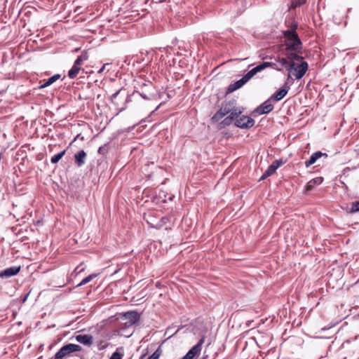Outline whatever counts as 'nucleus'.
<instances>
[{
  "mask_svg": "<svg viewBox=\"0 0 359 359\" xmlns=\"http://www.w3.org/2000/svg\"><path fill=\"white\" fill-rule=\"evenodd\" d=\"M254 124V119L247 116H242L235 121V125L241 128H249L252 127Z\"/></svg>",
  "mask_w": 359,
  "mask_h": 359,
  "instance_id": "nucleus-4",
  "label": "nucleus"
},
{
  "mask_svg": "<svg viewBox=\"0 0 359 359\" xmlns=\"http://www.w3.org/2000/svg\"><path fill=\"white\" fill-rule=\"evenodd\" d=\"M321 157H325V158L327 157V154L323 153L321 151H316L313 153L309 159L305 162V165L306 168H309L311 165L314 164L317 160Z\"/></svg>",
  "mask_w": 359,
  "mask_h": 359,
  "instance_id": "nucleus-10",
  "label": "nucleus"
},
{
  "mask_svg": "<svg viewBox=\"0 0 359 359\" xmlns=\"http://www.w3.org/2000/svg\"><path fill=\"white\" fill-rule=\"evenodd\" d=\"M232 121H233L229 116H228L227 117H226L224 120V123L226 125H229L230 124Z\"/></svg>",
  "mask_w": 359,
  "mask_h": 359,
  "instance_id": "nucleus-28",
  "label": "nucleus"
},
{
  "mask_svg": "<svg viewBox=\"0 0 359 359\" xmlns=\"http://www.w3.org/2000/svg\"><path fill=\"white\" fill-rule=\"evenodd\" d=\"M282 161H275L272 163L271 165H270L265 172L262 175V176L260 178V180H265L268 177L274 174L276 171V170L281 165Z\"/></svg>",
  "mask_w": 359,
  "mask_h": 359,
  "instance_id": "nucleus-7",
  "label": "nucleus"
},
{
  "mask_svg": "<svg viewBox=\"0 0 359 359\" xmlns=\"http://www.w3.org/2000/svg\"><path fill=\"white\" fill-rule=\"evenodd\" d=\"M107 65H108V64H104V65L102 67V68L98 71V73H99V74H100V73L103 72V71L104 70L105 67H106Z\"/></svg>",
  "mask_w": 359,
  "mask_h": 359,
  "instance_id": "nucleus-31",
  "label": "nucleus"
},
{
  "mask_svg": "<svg viewBox=\"0 0 359 359\" xmlns=\"http://www.w3.org/2000/svg\"><path fill=\"white\" fill-rule=\"evenodd\" d=\"M76 340L86 346H90L93 344V338L89 334H77L75 336Z\"/></svg>",
  "mask_w": 359,
  "mask_h": 359,
  "instance_id": "nucleus-12",
  "label": "nucleus"
},
{
  "mask_svg": "<svg viewBox=\"0 0 359 359\" xmlns=\"http://www.w3.org/2000/svg\"><path fill=\"white\" fill-rule=\"evenodd\" d=\"M294 65H295V62H290L289 63V65L285 67L287 68V72H288L287 81H289V79L291 77V74H292V71H294Z\"/></svg>",
  "mask_w": 359,
  "mask_h": 359,
  "instance_id": "nucleus-23",
  "label": "nucleus"
},
{
  "mask_svg": "<svg viewBox=\"0 0 359 359\" xmlns=\"http://www.w3.org/2000/svg\"><path fill=\"white\" fill-rule=\"evenodd\" d=\"M144 86H148L149 88H152V84L150 83H149L148 85L147 84H144Z\"/></svg>",
  "mask_w": 359,
  "mask_h": 359,
  "instance_id": "nucleus-33",
  "label": "nucleus"
},
{
  "mask_svg": "<svg viewBox=\"0 0 359 359\" xmlns=\"http://www.w3.org/2000/svg\"><path fill=\"white\" fill-rule=\"evenodd\" d=\"M347 213L353 214L359 212V201H355L352 203L351 207L349 208L348 206L344 208Z\"/></svg>",
  "mask_w": 359,
  "mask_h": 359,
  "instance_id": "nucleus-19",
  "label": "nucleus"
},
{
  "mask_svg": "<svg viewBox=\"0 0 359 359\" xmlns=\"http://www.w3.org/2000/svg\"><path fill=\"white\" fill-rule=\"evenodd\" d=\"M60 78V74H55L53 76L50 77L47 80L44 81V83L40 86V88H46L50 85H52L54 82L58 80Z\"/></svg>",
  "mask_w": 359,
  "mask_h": 359,
  "instance_id": "nucleus-18",
  "label": "nucleus"
},
{
  "mask_svg": "<svg viewBox=\"0 0 359 359\" xmlns=\"http://www.w3.org/2000/svg\"><path fill=\"white\" fill-rule=\"evenodd\" d=\"M269 67H275L274 68L278 71H281L282 68L276 67V65L273 62H264L252 69L246 74H245L240 80L231 83L227 88V93H232L244 86L248 81H250L257 73L264 70Z\"/></svg>",
  "mask_w": 359,
  "mask_h": 359,
  "instance_id": "nucleus-1",
  "label": "nucleus"
},
{
  "mask_svg": "<svg viewBox=\"0 0 359 359\" xmlns=\"http://www.w3.org/2000/svg\"><path fill=\"white\" fill-rule=\"evenodd\" d=\"M120 93V90L116 92L115 93H114L112 95H111V101L114 103V104H116V102H115V100L116 98L117 97L118 95Z\"/></svg>",
  "mask_w": 359,
  "mask_h": 359,
  "instance_id": "nucleus-29",
  "label": "nucleus"
},
{
  "mask_svg": "<svg viewBox=\"0 0 359 359\" xmlns=\"http://www.w3.org/2000/svg\"><path fill=\"white\" fill-rule=\"evenodd\" d=\"M20 270V266H13L9 268L6 269L3 271H1V278H10L13 276H15L19 273Z\"/></svg>",
  "mask_w": 359,
  "mask_h": 359,
  "instance_id": "nucleus-11",
  "label": "nucleus"
},
{
  "mask_svg": "<svg viewBox=\"0 0 359 359\" xmlns=\"http://www.w3.org/2000/svg\"><path fill=\"white\" fill-rule=\"evenodd\" d=\"M78 57H81L82 58V62L84 60H86L88 59V56H87L86 53L82 54L81 55L79 56Z\"/></svg>",
  "mask_w": 359,
  "mask_h": 359,
  "instance_id": "nucleus-30",
  "label": "nucleus"
},
{
  "mask_svg": "<svg viewBox=\"0 0 359 359\" xmlns=\"http://www.w3.org/2000/svg\"><path fill=\"white\" fill-rule=\"evenodd\" d=\"M230 114L229 115L233 120H236L239 118V116L242 113L241 110L235 109L233 110H230Z\"/></svg>",
  "mask_w": 359,
  "mask_h": 359,
  "instance_id": "nucleus-21",
  "label": "nucleus"
},
{
  "mask_svg": "<svg viewBox=\"0 0 359 359\" xmlns=\"http://www.w3.org/2000/svg\"><path fill=\"white\" fill-rule=\"evenodd\" d=\"M277 61L281 64L282 66L286 67L290 62L287 57H278Z\"/></svg>",
  "mask_w": 359,
  "mask_h": 359,
  "instance_id": "nucleus-25",
  "label": "nucleus"
},
{
  "mask_svg": "<svg viewBox=\"0 0 359 359\" xmlns=\"http://www.w3.org/2000/svg\"><path fill=\"white\" fill-rule=\"evenodd\" d=\"M139 94L145 100H151L153 97V94L151 93L144 92L142 90L141 92H139Z\"/></svg>",
  "mask_w": 359,
  "mask_h": 359,
  "instance_id": "nucleus-24",
  "label": "nucleus"
},
{
  "mask_svg": "<svg viewBox=\"0 0 359 359\" xmlns=\"http://www.w3.org/2000/svg\"><path fill=\"white\" fill-rule=\"evenodd\" d=\"M273 109V105L271 100H268L262 103L259 107L257 108L256 111L259 114H268Z\"/></svg>",
  "mask_w": 359,
  "mask_h": 359,
  "instance_id": "nucleus-9",
  "label": "nucleus"
},
{
  "mask_svg": "<svg viewBox=\"0 0 359 359\" xmlns=\"http://www.w3.org/2000/svg\"><path fill=\"white\" fill-rule=\"evenodd\" d=\"M102 149H103V148H102V147H100V148H99V150H98V152H99V153H102V152H103V150H102Z\"/></svg>",
  "mask_w": 359,
  "mask_h": 359,
  "instance_id": "nucleus-34",
  "label": "nucleus"
},
{
  "mask_svg": "<svg viewBox=\"0 0 359 359\" xmlns=\"http://www.w3.org/2000/svg\"><path fill=\"white\" fill-rule=\"evenodd\" d=\"M123 318L126 320V326L129 327L135 324L140 318V315L135 311L126 312L123 315Z\"/></svg>",
  "mask_w": 359,
  "mask_h": 359,
  "instance_id": "nucleus-5",
  "label": "nucleus"
},
{
  "mask_svg": "<svg viewBox=\"0 0 359 359\" xmlns=\"http://www.w3.org/2000/svg\"><path fill=\"white\" fill-rule=\"evenodd\" d=\"M65 152L66 151L63 150L61 152L54 155L53 156L51 157L50 162L54 164L57 163L63 157Z\"/></svg>",
  "mask_w": 359,
  "mask_h": 359,
  "instance_id": "nucleus-20",
  "label": "nucleus"
},
{
  "mask_svg": "<svg viewBox=\"0 0 359 359\" xmlns=\"http://www.w3.org/2000/svg\"><path fill=\"white\" fill-rule=\"evenodd\" d=\"M323 181V178L321 177H316L310 180L306 185V190H311L315 186L320 184Z\"/></svg>",
  "mask_w": 359,
  "mask_h": 359,
  "instance_id": "nucleus-17",
  "label": "nucleus"
},
{
  "mask_svg": "<svg viewBox=\"0 0 359 359\" xmlns=\"http://www.w3.org/2000/svg\"><path fill=\"white\" fill-rule=\"evenodd\" d=\"M288 88H283L280 89L271 96V98H273L275 101H279L282 100L287 95L288 92Z\"/></svg>",
  "mask_w": 359,
  "mask_h": 359,
  "instance_id": "nucleus-16",
  "label": "nucleus"
},
{
  "mask_svg": "<svg viewBox=\"0 0 359 359\" xmlns=\"http://www.w3.org/2000/svg\"><path fill=\"white\" fill-rule=\"evenodd\" d=\"M230 109L227 106H222V108L212 116L214 121H218L226 114L229 113Z\"/></svg>",
  "mask_w": 359,
  "mask_h": 359,
  "instance_id": "nucleus-13",
  "label": "nucleus"
},
{
  "mask_svg": "<svg viewBox=\"0 0 359 359\" xmlns=\"http://www.w3.org/2000/svg\"><path fill=\"white\" fill-rule=\"evenodd\" d=\"M95 277H97V274H95V273H93V274L89 275L88 276H87L85 278H83L81 281V283L78 285V286H81V285H83L85 284H87L88 283L91 281Z\"/></svg>",
  "mask_w": 359,
  "mask_h": 359,
  "instance_id": "nucleus-22",
  "label": "nucleus"
},
{
  "mask_svg": "<svg viewBox=\"0 0 359 359\" xmlns=\"http://www.w3.org/2000/svg\"><path fill=\"white\" fill-rule=\"evenodd\" d=\"M81 64H82V58L77 57V59L74 62L73 67L71 68V69L68 72V76L70 79H74L75 77H76V76L78 75V74L79 73V71L81 69Z\"/></svg>",
  "mask_w": 359,
  "mask_h": 359,
  "instance_id": "nucleus-8",
  "label": "nucleus"
},
{
  "mask_svg": "<svg viewBox=\"0 0 359 359\" xmlns=\"http://www.w3.org/2000/svg\"><path fill=\"white\" fill-rule=\"evenodd\" d=\"M302 4V2H301V1H298V3H295V4H294V7H297V6H300Z\"/></svg>",
  "mask_w": 359,
  "mask_h": 359,
  "instance_id": "nucleus-32",
  "label": "nucleus"
},
{
  "mask_svg": "<svg viewBox=\"0 0 359 359\" xmlns=\"http://www.w3.org/2000/svg\"><path fill=\"white\" fill-rule=\"evenodd\" d=\"M81 347L79 345L69 344L63 346L57 353V358L63 359L65 357L68 356L70 353L74 352L80 351Z\"/></svg>",
  "mask_w": 359,
  "mask_h": 359,
  "instance_id": "nucleus-3",
  "label": "nucleus"
},
{
  "mask_svg": "<svg viewBox=\"0 0 359 359\" xmlns=\"http://www.w3.org/2000/svg\"><path fill=\"white\" fill-rule=\"evenodd\" d=\"M297 26V25H293L291 29L283 32L285 37L284 44L286 46L285 50L300 52L302 48V41L295 32Z\"/></svg>",
  "mask_w": 359,
  "mask_h": 359,
  "instance_id": "nucleus-2",
  "label": "nucleus"
},
{
  "mask_svg": "<svg viewBox=\"0 0 359 359\" xmlns=\"http://www.w3.org/2000/svg\"><path fill=\"white\" fill-rule=\"evenodd\" d=\"M161 354V351L158 348L151 355H150L147 359H158Z\"/></svg>",
  "mask_w": 359,
  "mask_h": 359,
  "instance_id": "nucleus-27",
  "label": "nucleus"
},
{
  "mask_svg": "<svg viewBox=\"0 0 359 359\" xmlns=\"http://www.w3.org/2000/svg\"><path fill=\"white\" fill-rule=\"evenodd\" d=\"M86 153L83 150L79 151L74 155L75 162L79 167L82 166L85 163Z\"/></svg>",
  "mask_w": 359,
  "mask_h": 359,
  "instance_id": "nucleus-14",
  "label": "nucleus"
},
{
  "mask_svg": "<svg viewBox=\"0 0 359 359\" xmlns=\"http://www.w3.org/2000/svg\"><path fill=\"white\" fill-rule=\"evenodd\" d=\"M308 69V64L306 62H302L301 64L295 63L293 74L297 79H300L304 76Z\"/></svg>",
  "mask_w": 359,
  "mask_h": 359,
  "instance_id": "nucleus-6",
  "label": "nucleus"
},
{
  "mask_svg": "<svg viewBox=\"0 0 359 359\" xmlns=\"http://www.w3.org/2000/svg\"><path fill=\"white\" fill-rule=\"evenodd\" d=\"M119 351V348H118L116 350V351H115L112 355L109 358V359H122L123 358V354L118 352Z\"/></svg>",
  "mask_w": 359,
  "mask_h": 359,
  "instance_id": "nucleus-26",
  "label": "nucleus"
},
{
  "mask_svg": "<svg viewBox=\"0 0 359 359\" xmlns=\"http://www.w3.org/2000/svg\"><path fill=\"white\" fill-rule=\"evenodd\" d=\"M299 52H295L294 50H285L284 55L287 57L290 62H294V60H301L302 57L299 55Z\"/></svg>",
  "mask_w": 359,
  "mask_h": 359,
  "instance_id": "nucleus-15",
  "label": "nucleus"
},
{
  "mask_svg": "<svg viewBox=\"0 0 359 359\" xmlns=\"http://www.w3.org/2000/svg\"><path fill=\"white\" fill-rule=\"evenodd\" d=\"M50 359H61V358H57V354L55 355L54 358H52Z\"/></svg>",
  "mask_w": 359,
  "mask_h": 359,
  "instance_id": "nucleus-35",
  "label": "nucleus"
}]
</instances>
